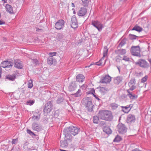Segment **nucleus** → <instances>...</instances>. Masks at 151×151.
<instances>
[{"instance_id": "56", "label": "nucleus", "mask_w": 151, "mask_h": 151, "mask_svg": "<svg viewBox=\"0 0 151 151\" xmlns=\"http://www.w3.org/2000/svg\"><path fill=\"white\" fill-rule=\"evenodd\" d=\"M2 72L1 68L0 67V78L1 77V73Z\"/></svg>"}, {"instance_id": "59", "label": "nucleus", "mask_w": 151, "mask_h": 151, "mask_svg": "<svg viewBox=\"0 0 151 151\" xmlns=\"http://www.w3.org/2000/svg\"><path fill=\"white\" fill-rule=\"evenodd\" d=\"M1 1H3L4 2V3H7V1H6L7 0H1Z\"/></svg>"}, {"instance_id": "47", "label": "nucleus", "mask_w": 151, "mask_h": 151, "mask_svg": "<svg viewBox=\"0 0 151 151\" xmlns=\"http://www.w3.org/2000/svg\"><path fill=\"white\" fill-rule=\"evenodd\" d=\"M31 60L34 65H36L38 64V61L37 59H32Z\"/></svg>"}, {"instance_id": "20", "label": "nucleus", "mask_w": 151, "mask_h": 151, "mask_svg": "<svg viewBox=\"0 0 151 151\" xmlns=\"http://www.w3.org/2000/svg\"><path fill=\"white\" fill-rule=\"evenodd\" d=\"M126 50L125 49H119L115 51V52L116 54L120 55H123L126 53Z\"/></svg>"}, {"instance_id": "14", "label": "nucleus", "mask_w": 151, "mask_h": 151, "mask_svg": "<svg viewBox=\"0 0 151 151\" xmlns=\"http://www.w3.org/2000/svg\"><path fill=\"white\" fill-rule=\"evenodd\" d=\"M32 129L37 132H39L42 130V128L41 126L37 123H33L32 125Z\"/></svg>"}, {"instance_id": "49", "label": "nucleus", "mask_w": 151, "mask_h": 151, "mask_svg": "<svg viewBox=\"0 0 151 151\" xmlns=\"http://www.w3.org/2000/svg\"><path fill=\"white\" fill-rule=\"evenodd\" d=\"M18 140V138L14 139H12V144L16 145L17 144Z\"/></svg>"}, {"instance_id": "33", "label": "nucleus", "mask_w": 151, "mask_h": 151, "mask_svg": "<svg viewBox=\"0 0 151 151\" xmlns=\"http://www.w3.org/2000/svg\"><path fill=\"white\" fill-rule=\"evenodd\" d=\"M136 81L134 79H131L128 83V85L129 86H135Z\"/></svg>"}, {"instance_id": "63", "label": "nucleus", "mask_w": 151, "mask_h": 151, "mask_svg": "<svg viewBox=\"0 0 151 151\" xmlns=\"http://www.w3.org/2000/svg\"><path fill=\"white\" fill-rule=\"evenodd\" d=\"M73 13L74 14H76V12L75 10H74V11H73Z\"/></svg>"}, {"instance_id": "35", "label": "nucleus", "mask_w": 151, "mask_h": 151, "mask_svg": "<svg viewBox=\"0 0 151 151\" xmlns=\"http://www.w3.org/2000/svg\"><path fill=\"white\" fill-rule=\"evenodd\" d=\"M34 100H29L26 102V104L28 105L31 106L33 104L35 103Z\"/></svg>"}, {"instance_id": "23", "label": "nucleus", "mask_w": 151, "mask_h": 151, "mask_svg": "<svg viewBox=\"0 0 151 151\" xmlns=\"http://www.w3.org/2000/svg\"><path fill=\"white\" fill-rule=\"evenodd\" d=\"M14 66L18 68L22 69V63L20 61L17 60L15 61Z\"/></svg>"}, {"instance_id": "39", "label": "nucleus", "mask_w": 151, "mask_h": 151, "mask_svg": "<svg viewBox=\"0 0 151 151\" xmlns=\"http://www.w3.org/2000/svg\"><path fill=\"white\" fill-rule=\"evenodd\" d=\"M91 93H92L93 95V96L95 97V98L97 100H100L99 99L97 96L95 94V90L93 88H92L91 89Z\"/></svg>"}, {"instance_id": "18", "label": "nucleus", "mask_w": 151, "mask_h": 151, "mask_svg": "<svg viewBox=\"0 0 151 151\" xmlns=\"http://www.w3.org/2000/svg\"><path fill=\"white\" fill-rule=\"evenodd\" d=\"M41 116V113L40 111L34 112L32 117V119L35 121L39 120Z\"/></svg>"}, {"instance_id": "55", "label": "nucleus", "mask_w": 151, "mask_h": 151, "mask_svg": "<svg viewBox=\"0 0 151 151\" xmlns=\"http://www.w3.org/2000/svg\"><path fill=\"white\" fill-rule=\"evenodd\" d=\"M132 151H141V150L138 149H135L134 150H132Z\"/></svg>"}, {"instance_id": "17", "label": "nucleus", "mask_w": 151, "mask_h": 151, "mask_svg": "<svg viewBox=\"0 0 151 151\" xmlns=\"http://www.w3.org/2000/svg\"><path fill=\"white\" fill-rule=\"evenodd\" d=\"M87 12V9L86 8L84 7H81L78 11L77 14L79 16L82 17L86 14Z\"/></svg>"}, {"instance_id": "8", "label": "nucleus", "mask_w": 151, "mask_h": 151, "mask_svg": "<svg viewBox=\"0 0 151 151\" xmlns=\"http://www.w3.org/2000/svg\"><path fill=\"white\" fill-rule=\"evenodd\" d=\"M68 129H64L63 131V134L65 136V139L68 142H71L73 138V137L71 135V134L68 132Z\"/></svg>"}, {"instance_id": "32", "label": "nucleus", "mask_w": 151, "mask_h": 151, "mask_svg": "<svg viewBox=\"0 0 151 151\" xmlns=\"http://www.w3.org/2000/svg\"><path fill=\"white\" fill-rule=\"evenodd\" d=\"M108 49L106 47H104L103 52V59H104V57L106 56L107 55V52H108Z\"/></svg>"}, {"instance_id": "28", "label": "nucleus", "mask_w": 151, "mask_h": 151, "mask_svg": "<svg viewBox=\"0 0 151 151\" xmlns=\"http://www.w3.org/2000/svg\"><path fill=\"white\" fill-rule=\"evenodd\" d=\"M55 60L53 57H49L47 59V62L49 64L52 65L53 64V61L55 62Z\"/></svg>"}, {"instance_id": "58", "label": "nucleus", "mask_w": 151, "mask_h": 151, "mask_svg": "<svg viewBox=\"0 0 151 151\" xmlns=\"http://www.w3.org/2000/svg\"><path fill=\"white\" fill-rule=\"evenodd\" d=\"M71 6H72V7H75V5L73 3H72Z\"/></svg>"}, {"instance_id": "22", "label": "nucleus", "mask_w": 151, "mask_h": 151, "mask_svg": "<svg viewBox=\"0 0 151 151\" xmlns=\"http://www.w3.org/2000/svg\"><path fill=\"white\" fill-rule=\"evenodd\" d=\"M68 142L65 139L64 140H61L60 142L61 147L63 148L67 147L68 145Z\"/></svg>"}, {"instance_id": "19", "label": "nucleus", "mask_w": 151, "mask_h": 151, "mask_svg": "<svg viewBox=\"0 0 151 151\" xmlns=\"http://www.w3.org/2000/svg\"><path fill=\"white\" fill-rule=\"evenodd\" d=\"M98 88H99V91L103 95L109 91V89L106 87L100 86Z\"/></svg>"}, {"instance_id": "44", "label": "nucleus", "mask_w": 151, "mask_h": 151, "mask_svg": "<svg viewBox=\"0 0 151 151\" xmlns=\"http://www.w3.org/2000/svg\"><path fill=\"white\" fill-rule=\"evenodd\" d=\"M27 133L29 134L30 135H33L34 136H36V135L33 132L31 131V130H30V129H27Z\"/></svg>"}, {"instance_id": "15", "label": "nucleus", "mask_w": 151, "mask_h": 151, "mask_svg": "<svg viewBox=\"0 0 151 151\" xmlns=\"http://www.w3.org/2000/svg\"><path fill=\"white\" fill-rule=\"evenodd\" d=\"M135 120V116L134 115L129 114L127 118V122L128 124H130L134 122Z\"/></svg>"}, {"instance_id": "25", "label": "nucleus", "mask_w": 151, "mask_h": 151, "mask_svg": "<svg viewBox=\"0 0 151 151\" xmlns=\"http://www.w3.org/2000/svg\"><path fill=\"white\" fill-rule=\"evenodd\" d=\"M131 105H127L125 106H121L122 108L123 109L122 111L124 112L127 113L129 112L130 110L131 109H129L130 108Z\"/></svg>"}, {"instance_id": "50", "label": "nucleus", "mask_w": 151, "mask_h": 151, "mask_svg": "<svg viewBox=\"0 0 151 151\" xmlns=\"http://www.w3.org/2000/svg\"><path fill=\"white\" fill-rule=\"evenodd\" d=\"M82 2L84 6H87L88 4V0H82Z\"/></svg>"}, {"instance_id": "10", "label": "nucleus", "mask_w": 151, "mask_h": 151, "mask_svg": "<svg viewBox=\"0 0 151 151\" xmlns=\"http://www.w3.org/2000/svg\"><path fill=\"white\" fill-rule=\"evenodd\" d=\"M135 64L144 68H146L148 66V63L144 59H140L135 63Z\"/></svg>"}, {"instance_id": "13", "label": "nucleus", "mask_w": 151, "mask_h": 151, "mask_svg": "<svg viewBox=\"0 0 151 151\" xmlns=\"http://www.w3.org/2000/svg\"><path fill=\"white\" fill-rule=\"evenodd\" d=\"M71 27L75 29L78 27V25L76 18L75 17H73L71 19Z\"/></svg>"}, {"instance_id": "9", "label": "nucleus", "mask_w": 151, "mask_h": 151, "mask_svg": "<svg viewBox=\"0 0 151 151\" xmlns=\"http://www.w3.org/2000/svg\"><path fill=\"white\" fill-rule=\"evenodd\" d=\"M52 107V104L51 101H49L45 104V106L44 109V112L45 113H49Z\"/></svg>"}, {"instance_id": "48", "label": "nucleus", "mask_w": 151, "mask_h": 151, "mask_svg": "<svg viewBox=\"0 0 151 151\" xmlns=\"http://www.w3.org/2000/svg\"><path fill=\"white\" fill-rule=\"evenodd\" d=\"M147 78V76H145V77H143L141 80V82L142 83H144L146 82Z\"/></svg>"}, {"instance_id": "11", "label": "nucleus", "mask_w": 151, "mask_h": 151, "mask_svg": "<svg viewBox=\"0 0 151 151\" xmlns=\"http://www.w3.org/2000/svg\"><path fill=\"white\" fill-rule=\"evenodd\" d=\"M111 81V77L108 75H106L102 77L100 81V83H109Z\"/></svg>"}, {"instance_id": "53", "label": "nucleus", "mask_w": 151, "mask_h": 151, "mask_svg": "<svg viewBox=\"0 0 151 151\" xmlns=\"http://www.w3.org/2000/svg\"><path fill=\"white\" fill-rule=\"evenodd\" d=\"M130 87L129 90L131 91H133L136 88V86H129Z\"/></svg>"}, {"instance_id": "12", "label": "nucleus", "mask_w": 151, "mask_h": 151, "mask_svg": "<svg viewBox=\"0 0 151 151\" xmlns=\"http://www.w3.org/2000/svg\"><path fill=\"white\" fill-rule=\"evenodd\" d=\"M77 87V86L76 83L75 81H73L70 83L68 89L70 91H73L76 90Z\"/></svg>"}, {"instance_id": "51", "label": "nucleus", "mask_w": 151, "mask_h": 151, "mask_svg": "<svg viewBox=\"0 0 151 151\" xmlns=\"http://www.w3.org/2000/svg\"><path fill=\"white\" fill-rule=\"evenodd\" d=\"M57 53L56 52H50L49 53V55H50L49 57H52L56 55Z\"/></svg>"}, {"instance_id": "7", "label": "nucleus", "mask_w": 151, "mask_h": 151, "mask_svg": "<svg viewBox=\"0 0 151 151\" xmlns=\"http://www.w3.org/2000/svg\"><path fill=\"white\" fill-rule=\"evenodd\" d=\"M65 23L63 20H59L55 23V28L58 30H60L64 27Z\"/></svg>"}, {"instance_id": "1", "label": "nucleus", "mask_w": 151, "mask_h": 151, "mask_svg": "<svg viewBox=\"0 0 151 151\" xmlns=\"http://www.w3.org/2000/svg\"><path fill=\"white\" fill-rule=\"evenodd\" d=\"M98 115L99 119L106 121H111L112 119L111 113V111H99Z\"/></svg>"}, {"instance_id": "16", "label": "nucleus", "mask_w": 151, "mask_h": 151, "mask_svg": "<svg viewBox=\"0 0 151 151\" xmlns=\"http://www.w3.org/2000/svg\"><path fill=\"white\" fill-rule=\"evenodd\" d=\"M1 65L3 68H9L11 67L13 65V63L10 62L8 61H4L3 62Z\"/></svg>"}, {"instance_id": "4", "label": "nucleus", "mask_w": 151, "mask_h": 151, "mask_svg": "<svg viewBox=\"0 0 151 151\" xmlns=\"http://www.w3.org/2000/svg\"><path fill=\"white\" fill-rule=\"evenodd\" d=\"M65 129H68V132L71 134L73 135L74 136L77 134L80 130V129L79 128L73 126H70L69 127H66Z\"/></svg>"}, {"instance_id": "24", "label": "nucleus", "mask_w": 151, "mask_h": 151, "mask_svg": "<svg viewBox=\"0 0 151 151\" xmlns=\"http://www.w3.org/2000/svg\"><path fill=\"white\" fill-rule=\"evenodd\" d=\"M85 77L82 74L78 75L76 77V81L78 82H82L84 80Z\"/></svg>"}, {"instance_id": "60", "label": "nucleus", "mask_w": 151, "mask_h": 151, "mask_svg": "<svg viewBox=\"0 0 151 151\" xmlns=\"http://www.w3.org/2000/svg\"><path fill=\"white\" fill-rule=\"evenodd\" d=\"M148 61L151 65V59H149Z\"/></svg>"}, {"instance_id": "26", "label": "nucleus", "mask_w": 151, "mask_h": 151, "mask_svg": "<svg viewBox=\"0 0 151 151\" xmlns=\"http://www.w3.org/2000/svg\"><path fill=\"white\" fill-rule=\"evenodd\" d=\"M122 77L121 76H117L114 78V82L115 83L119 84L122 81Z\"/></svg>"}, {"instance_id": "34", "label": "nucleus", "mask_w": 151, "mask_h": 151, "mask_svg": "<svg viewBox=\"0 0 151 151\" xmlns=\"http://www.w3.org/2000/svg\"><path fill=\"white\" fill-rule=\"evenodd\" d=\"M122 140V137L119 135H117L114 139V142H118Z\"/></svg>"}, {"instance_id": "30", "label": "nucleus", "mask_w": 151, "mask_h": 151, "mask_svg": "<svg viewBox=\"0 0 151 151\" xmlns=\"http://www.w3.org/2000/svg\"><path fill=\"white\" fill-rule=\"evenodd\" d=\"M128 94H127V96L129 97V98L131 99H137V96H135V95H132L131 93L129 92L128 91H127Z\"/></svg>"}, {"instance_id": "57", "label": "nucleus", "mask_w": 151, "mask_h": 151, "mask_svg": "<svg viewBox=\"0 0 151 151\" xmlns=\"http://www.w3.org/2000/svg\"><path fill=\"white\" fill-rule=\"evenodd\" d=\"M93 65V64H91L89 65H88V66H86L85 67V68H89L91 66V65Z\"/></svg>"}, {"instance_id": "29", "label": "nucleus", "mask_w": 151, "mask_h": 151, "mask_svg": "<svg viewBox=\"0 0 151 151\" xmlns=\"http://www.w3.org/2000/svg\"><path fill=\"white\" fill-rule=\"evenodd\" d=\"M81 90L79 89L76 93L72 94V95L75 97H77L81 96Z\"/></svg>"}, {"instance_id": "38", "label": "nucleus", "mask_w": 151, "mask_h": 151, "mask_svg": "<svg viewBox=\"0 0 151 151\" xmlns=\"http://www.w3.org/2000/svg\"><path fill=\"white\" fill-rule=\"evenodd\" d=\"M99 116H95L93 117V122L94 123L97 124L98 123L99 119Z\"/></svg>"}, {"instance_id": "31", "label": "nucleus", "mask_w": 151, "mask_h": 151, "mask_svg": "<svg viewBox=\"0 0 151 151\" xmlns=\"http://www.w3.org/2000/svg\"><path fill=\"white\" fill-rule=\"evenodd\" d=\"M132 30H136L138 32H140L142 30V27L137 26H135L132 29Z\"/></svg>"}, {"instance_id": "27", "label": "nucleus", "mask_w": 151, "mask_h": 151, "mask_svg": "<svg viewBox=\"0 0 151 151\" xmlns=\"http://www.w3.org/2000/svg\"><path fill=\"white\" fill-rule=\"evenodd\" d=\"M103 131L107 134H110L112 133V131L110 128L108 127H104L103 128Z\"/></svg>"}, {"instance_id": "42", "label": "nucleus", "mask_w": 151, "mask_h": 151, "mask_svg": "<svg viewBox=\"0 0 151 151\" xmlns=\"http://www.w3.org/2000/svg\"><path fill=\"white\" fill-rule=\"evenodd\" d=\"M111 106L112 109H115L118 107V105L117 104L113 103L111 104Z\"/></svg>"}, {"instance_id": "40", "label": "nucleus", "mask_w": 151, "mask_h": 151, "mask_svg": "<svg viewBox=\"0 0 151 151\" xmlns=\"http://www.w3.org/2000/svg\"><path fill=\"white\" fill-rule=\"evenodd\" d=\"M129 37L130 39L132 40H133L136 39L137 38V37H138L135 35L130 34L129 35Z\"/></svg>"}, {"instance_id": "36", "label": "nucleus", "mask_w": 151, "mask_h": 151, "mask_svg": "<svg viewBox=\"0 0 151 151\" xmlns=\"http://www.w3.org/2000/svg\"><path fill=\"white\" fill-rule=\"evenodd\" d=\"M126 43V39H123L121 42L119 43V46L120 47H122L124 46Z\"/></svg>"}, {"instance_id": "61", "label": "nucleus", "mask_w": 151, "mask_h": 151, "mask_svg": "<svg viewBox=\"0 0 151 151\" xmlns=\"http://www.w3.org/2000/svg\"><path fill=\"white\" fill-rule=\"evenodd\" d=\"M117 68L119 70V72H120V68H119L118 67H117Z\"/></svg>"}, {"instance_id": "2", "label": "nucleus", "mask_w": 151, "mask_h": 151, "mask_svg": "<svg viewBox=\"0 0 151 151\" xmlns=\"http://www.w3.org/2000/svg\"><path fill=\"white\" fill-rule=\"evenodd\" d=\"M82 103L87 109L88 111L92 112L94 106L93 104L92 99L88 97L85 98L82 101Z\"/></svg>"}, {"instance_id": "54", "label": "nucleus", "mask_w": 151, "mask_h": 151, "mask_svg": "<svg viewBox=\"0 0 151 151\" xmlns=\"http://www.w3.org/2000/svg\"><path fill=\"white\" fill-rule=\"evenodd\" d=\"M5 23V22L2 20H0V25L4 24Z\"/></svg>"}, {"instance_id": "62", "label": "nucleus", "mask_w": 151, "mask_h": 151, "mask_svg": "<svg viewBox=\"0 0 151 151\" xmlns=\"http://www.w3.org/2000/svg\"><path fill=\"white\" fill-rule=\"evenodd\" d=\"M60 151H67V150H63L60 149Z\"/></svg>"}, {"instance_id": "52", "label": "nucleus", "mask_w": 151, "mask_h": 151, "mask_svg": "<svg viewBox=\"0 0 151 151\" xmlns=\"http://www.w3.org/2000/svg\"><path fill=\"white\" fill-rule=\"evenodd\" d=\"M86 88V85L84 84H83L81 87V88L83 90H85Z\"/></svg>"}, {"instance_id": "64", "label": "nucleus", "mask_w": 151, "mask_h": 151, "mask_svg": "<svg viewBox=\"0 0 151 151\" xmlns=\"http://www.w3.org/2000/svg\"><path fill=\"white\" fill-rule=\"evenodd\" d=\"M39 30H40V29H37L36 31H39Z\"/></svg>"}, {"instance_id": "37", "label": "nucleus", "mask_w": 151, "mask_h": 151, "mask_svg": "<svg viewBox=\"0 0 151 151\" xmlns=\"http://www.w3.org/2000/svg\"><path fill=\"white\" fill-rule=\"evenodd\" d=\"M6 78L10 81H13L15 79V76H14L8 75L6 76Z\"/></svg>"}, {"instance_id": "43", "label": "nucleus", "mask_w": 151, "mask_h": 151, "mask_svg": "<svg viewBox=\"0 0 151 151\" xmlns=\"http://www.w3.org/2000/svg\"><path fill=\"white\" fill-rule=\"evenodd\" d=\"M104 60V59H103V58H102L99 61V62L94 63V64L99 66L101 65L102 63V61Z\"/></svg>"}, {"instance_id": "46", "label": "nucleus", "mask_w": 151, "mask_h": 151, "mask_svg": "<svg viewBox=\"0 0 151 151\" xmlns=\"http://www.w3.org/2000/svg\"><path fill=\"white\" fill-rule=\"evenodd\" d=\"M122 60L125 61H129L130 60L129 58L127 56L125 55L123 56Z\"/></svg>"}, {"instance_id": "5", "label": "nucleus", "mask_w": 151, "mask_h": 151, "mask_svg": "<svg viewBox=\"0 0 151 151\" xmlns=\"http://www.w3.org/2000/svg\"><path fill=\"white\" fill-rule=\"evenodd\" d=\"M91 24L99 32L102 30L103 28V24L98 20L92 21Z\"/></svg>"}, {"instance_id": "21", "label": "nucleus", "mask_w": 151, "mask_h": 151, "mask_svg": "<svg viewBox=\"0 0 151 151\" xmlns=\"http://www.w3.org/2000/svg\"><path fill=\"white\" fill-rule=\"evenodd\" d=\"M6 10L8 12L11 14H13L14 12L12 7L9 4H7L5 6Z\"/></svg>"}, {"instance_id": "41", "label": "nucleus", "mask_w": 151, "mask_h": 151, "mask_svg": "<svg viewBox=\"0 0 151 151\" xmlns=\"http://www.w3.org/2000/svg\"><path fill=\"white\" fill-rule=\"evenodd\" d=\"M33 86V84L32 83V81L30 79L29 81V83H28V87L29 88H31Z\"/></svg>"}, {"instance_id": "45", "label": "nucleus", "mask_w": 151, "mask_h": 151, "mask_svg": "<svg viewBox=\"0 0 151 151\" xmlns=\"http://www.w3.org/2000/svg\"><path fill=\"white\" fill-rule=\"evenodd\" d=\"M63 98L62 97L59 98L57 100V102L58 104H60L63 101Z\"/></svg>"}, {"instance_id": "6", "label": "nucleus", "mask_w": 151, "mask_h": 151, "mask_svg": "<svg viewBox=\"0 0 151 151\" xmlns=\"http://www.w3.org/2000/svg\"><path fill=\"white\" fill-rule=\"evenodd\" d=\"M117 130L119 133L124 134L127 131V128L124 124L119 123L117 125Z\"/></svg>"}, {"instance_id": "3", "label": "nucleus", "mask_w": 151, "mask_h": 151, "mask_svg": "<svg viewBox=\"0 0 151 151\" xmlns=\"http://www.w3.org/2000/svg\"><path fill=\"white\" fill-rule=\"evenodd\" d=\"M130 52L134 56L139 57H141L140 49L139 46H132L131 48Z\"/></svg>"}]
</instances>
